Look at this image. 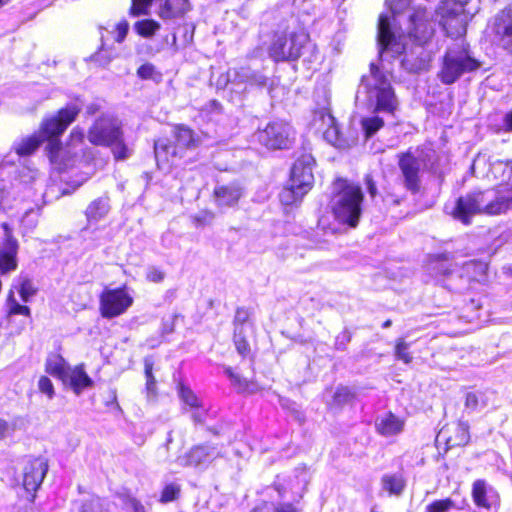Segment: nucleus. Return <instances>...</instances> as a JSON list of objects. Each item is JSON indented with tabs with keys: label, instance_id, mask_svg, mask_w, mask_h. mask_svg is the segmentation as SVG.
<instances>
[{
	"label": "nucleus",
	"instance_id": "nucleus-20",
	"mask_svg": "<svg viewBox=\"0 0 512 512\" xmlns=\"http://www.w3.org/2000/svg\"><path fill=\"white\" fill-rule=\"evenodd\" d=\"M314 122H320L318 129L323 131L324 138L334 146L341 147L342 141L336 120L328 109H321L314 115Z\"/></svg>",
	"mask_w": 512,
	"mask_h": 512
},
{
	"label": "nucleus",
	"instance_id": "nucleus-45",
	"mask_svg": "<svg viewBox=\"0 0 512 512\" xmlns=\"http://www.w3.org/2000/svg\"><path fill=\"white\" fill-rule=\"evenodd\" d=\"M180 493V486L176 483L167 484L162 489V503L175 500Z\"/></svg>",
	"mask_w": 512,
	"mask_h": 512
},
{
	"label": "nucleus",
	"instance_id": "nucleus-62",
	"mask_svg": "<svg viewBox=\"0 0 512 512\" xmlns=\"http://www.w3.org/2000/svg\"><path fill=\"white\" fill-rule=\"evenodd\" d=\"M483 161L484 162V158L480 157V156H477L474 161H473V164L471 166V170L473 173H475V170H476V167L480 164V162Z\"/></svg>",
	"mask_w": 512,
	"mask_h": 512
},
{
	"label": "nucleus",
	"instance_id": "nucleus-4",
	"mask_svg": "<svg viewBox=\"0 0 512 512\" xmlns=\"http://www.w3.org/2000/svg\"><path fill=\"white\" fill-rule=\"evenodd\" d=\"M363 192L360 186L337 179L333 184L330 207L335 219L342 224L356 227L362 213Z\"/></svg>",
	"mask_w": 512,
	"mask_h": 512
},
{
	"label": "nucleus",
	"instance_id": "nucleus-31",
	"mask_svg": "<svg viewBox=\"0 0 512 512\" xmlns=\"http://www.w3.org/2000/svg\"><path fill=\"white\" fill-rule=\"evenodd\" d=\"M109 210V199L107 197H99L88 205L85 213L89 222H98L108 214Z\"/></svg>",
	"mask_w": 512,
	"mask_h": 512
},
{
	"label": "nucleus",
	"instance_id": "nucleus-50",
	"mask_svg": "<svg viewBox=\"0 0 512 512\" xmlns=\"http://www.w3.org/2000/svg\"><path fill=\"white\" fill-rule=\"evenodd\" d=\"M385 202L393 205H400L406 200V193H397L395 191H387L384 197Z\"/></svg>",
	"mask_w": 512,
	"mask_h": 512
},
{
	"label": "nucleus",
	"instance_id": "nucleus-7",
	"mask_svg": "<svg viewBox=\"0 0 512 512\" xmlns=\"http://www.w3.org/2000/svg\"><path fill=\"white\" fill-rule=\"evenodd\" d=\"M479 67L480 62L471 56L468 45L462 40L447 48L438 77L443 84L451 85L463 74L473 72Z\"/></svg>",
	"mask_w": 512,
	"mask_h": 512
},
{
	"label": "nucleus",
	"instance_id": "nucleus-59",
	"mask_svg": "<svg viewBox=\"0 0 512 512\" xmlns=\"http://www.w3.org/2000/svg\"><path fill=\"white\" fill-rule=\"evenodd\" d=\"M276 512H298L292 505H283L276 509Z\"/></svg>",
	"mask_w": 512,
	"mask_h": 512
},
{
	"label": "nucleus",
	"instance_id": "nucleus-34",
	"mask_svg": "<svg viewBox=\"0 0 512 512\" xmlns=\"http://www.w3.org/2000/svg\"><path fill=\"white\" fill-rule=\"evenodd\" d=\"M462 269L469 279L480 282L487 272L488 265L483 261L470 260L464 263Z\"/></svg>",
	"mask_w": 512,
	"mask_h": 512
},
{
	"label": "nucleus",
	"instance_id": "nucleus-63",
	"mask_svg": "<svg viewBox=\"0 0 512 512\" xmlns=\"http://www.w3.org/2000/svg\"><path fill=\"white\" fill-rule=\"evenodd\" d=\"M318 224L319 226L322 228V229H326L327 228V221H326V218L324 216L320 217L319 218V221H318Z\"/></svg>",
	"mask_w": 512,
	"mask_h": 512
},
{
	"label": "nucleus",
	"instance_id": "nucleus-8",
	"mask_svg": "<svg viewBox=\"0 0 512 512\" xmlns=\"http://www.w3.org/2000/svg\"><path fill=\"white\" fill-rule=\"evenodd\" d=\"M310 46L309 35L304 31L275 34L268 54L275 62L295 61L303 56Z\"/></svg>",
	"mask_w": 512,
	"mask_h": 512
},
{
	"label": "nucleus",
	"instance_id": "nucleus-24",
	"mask_svg": "<svg viewBox=\"0 0 512 512\" xmlns=\"http://www.w3.org/2000/svg\"><path fill=\"white\" fill-rule=\"evenodd\" d=\"M242 195L243 187L237 182L218 185L214 189L216 202L218 206L221 207H231L236 205Z\"/></svg>",
	"mask_w": 512,
	"mask_h": 512
},
{
	"label": "nucleus",
	"instance_id": "nucleus-55",
	"mask_svg": "<svg viewBox=\"0 0 512 512\" xmlns=\"http://www.w3.org/2000/svg\"><path fill=\"white\" fill-rule=\"evenodd\" d=\"M365 183H366L367 191H368L369 195L372 198H374L377 195V187L370 175H366Z\"/></svg>",
	"mask_w": 512,
	"mask_h": 512
},
{
	"label": "nucleus",
	"instance_id": "nucleus-29",
	"mask_svg": "<svg viewBox=\"0 0 512 512\" xmlns=\"http://www.w3.org/2000/svg\"><path fill=\"white\" fill-rule=\"evenodd\" d=\"M381 486L389 495L398 496L403 492L406 482L403 475L399 472L387 473L381 478Z\"/></svg>",
	"mask_w": 512,
	"mask_h": 512
},
{
	"label": "nucleus",
	"instance_id": "nucleus-17",
	"mask_svg": "<svg viewBox=\"0 0 512 512\" xmlns=\"http://www.w3.org/2000/svg\"><path fill=\"white\" fill-rule=\"evenodd\" d=\"M178 395L183 402L185 409L189 408L193 421L195 423H205L209 412L197 395L184 384H179Z\"/></svg>",
	"mask_w": 512,
	"mask_h": 512
},
{
	"label": "nucleus",
	"instance_id": "nucleus-6",
	"mask_svg": "<svg viewBox=\"0 0 512 512\" xmlns=\"http://www.w3.org/2000/svg\"><path fill=\"white\" fill-rule=\"evenodd\" d=\"M315 160L310 153L301 154L294 162L290 178L279 194L283 205H293L302 201L314 184L313 166Z\"/></svg>",
	"mask_w": 512,
	"mask_h": 512
},
{
	"label": "nucleus",
	"instance_id": "nucleus-9",
	"mask_svg": "<svg viewBox=\"0 0 512 512\" xmlns=\"http://www.w3.org/2000/svg\"><path fill=\"white\" fill-rule=\"evenodd\" d=\"M400 170L399 183L403 188L415 195L421 190V175L426 167V160L422 153L412 149L397 155Z\"/></svg>",
	"mask_w": 512,
	"mask_h": 512
},
{
	"label": "nucleus",
	"instance_id": "nucleus-33",
	"mask_svg": "<svg viewBox=\"0 0 512 512\" xmlns=\"http://www.w3.org/2000/svg\"><path fill=\"white\" fill-rule=\"evenodd\" d=\"M70 368L65 359L58 354L50 356L46 361V371L61 381L67 376Z\"/></svg>",
	"mask_w": 512,
	"mask_h": 512
},
{
	"label": "nucleus",
	"instance_id": "nucleus-30",
	"mask_svg": "<svg viewBox=\"0 0 512 512\" xmlns=\"http://www.w3.org/2000/svg\"><path fill=\"white\" fill-rule=\"evenodd\" d=\"M224 373L231 381L232 386L240 393H255L258 390L257 384L235 373L231 367L225 366Z\"/></svg>",
	"mask_w": 512,
	"mask_h": 512
},
{
	"label": "nucleus",
	"instance_id": "nucleus-19",
	"mask_svg": "<svg viewBox=\"0 0 512 512\" xmlns=\"http://www.w3.org/2000/svg\"><path fill=\"white\" fill-rule=\"evenodd\" d=\"M492 29L503 48L512 53V9L499 13Z\"/></svg>",
	"mask_w": 512,
	"mask_h": 512
},
{
	"label": "nucleus",
	"instance_id": "nucleus-38",
	"mask_svg": "<svg viewBox=\"0 0 512 512\" xmlns=\"http://www.w3.org/2000/svg\"><path fill=\"white\" fill-rule=\"evenodd\" d=\"M252 331L234 330L233 341L237 352L245 357L250 353V345L247 341V334Z\"/></svg>",
	"mask_w": 512,
	"mask_h": 512
},
{
	"label": "nucleus",
	"instance_id": "nucleus-28",
	"mask_svg": "<svg viewBox=\"0 0 512 512\" xmlns=\"http://www.w3.org/2000/svg\"><path fill=\"white\" fill-rule=\"evenodd\" d=\"M440 439L445 440V444L447 449L456 447V446H464L469 442V426L465 422H459L455 427V435L445 437V432L441 430L437 435L436 441H440Z\"/></svg>",
	"mask_w": 512,
	"mask_h": 512
},
{
	"label": "nucleus",
	"instance_id": "nucleus-26",
	"mask_svg": "<svg viewBox=\"0 0 512 512\" xmlns=\"http://www.w3.org/2000/svg\"><path fill=\"white\" fill-rule=\"evenodd\" d=\"M154 366V360L152 357H145L144 359V372H145V388L144 395L147 404L155 406L158 403V390H157V381L152 373Z\"/></svg>",
	"mask_w": 512,
	"mask_h": 512
},
{
	"label": "nucleus",
	"instance_id": "nucleus-54",
	"mask_svg": "<svg viewBox=\"0 0 512 512\" xmlns=\"http://www.w3.org/2000/svg\"><path fill=\"white\" fill-rule=\"evenodd\" d=\"M146 278L151 282L160 281V271L156 267H149L147 269Z\"/></svg>",
	"mask_w": 512,
	"mask_h": 512
},
{
	"label": "nucleus",
	"instance_id": "nucleus-44",
	"mask_svg": "<svg viewBox=\"0 0 512 512\" xmlns=\"http://www.w3.org/2000/svg\"><path fill=\"white\" fill-rule=\"evenodd\" d=\"M483 393L481 392H468L465 398V407L471 411H475L480 402H482V406H485L486 403L482 400Z\"/></svg>",
	"mask_w": 512,
	"mask_h": 512
},
{
	"label": "nucleus",
	"instance_id": "nucleus-22",
	"mask_svg": "<svg viewBox=\"0 0 512 512\" xmlns=\"http://www.w3.org/2000/svg\"><path fill=\"white\" fill-rule=\"evenodd\" d=\"M222 455L221 450L209 444L193 447L187 454V464L194 467H204Z\"/></svg>",
	"mask_w": 512,
	"mask_h": 512
},
{
	"label": "nucleus",
	"instance_id": "nucleus-23",
	"mask_svg": "<svg viewBox=\"0 0 512 512\" xmlns=\"http://www.w3.org/2000/svg\"><path fill=\"white\" fill-rule=\"evenodd\" d=\"M62 382L68 385L77 396L85 389L94 386V381L85 372L83 364H79L73 368L71 367Z\"/></svg>",
	"mask_w": 512,
	"mask_h": 512
},
{
	"label": "nucleus",
	"instance_id": "nucleus-10",
	"mask_svg": "<svg viewBox=\"0 0 512 512\" xmlns=\"http://www.w3.org/2000/svg\"><path fill=\"white\" fill-rule=\"evenodd\" d=\"M435 17L448 37L459 38L466 34L467 15L461 5L443 0L435 9Z\"/></svg>",
	"mask_w": 512,
	"mask_h": 512
},
{
	"label": "nucleus",
	"instance_id": "nucleus-35",
	"mask_svg": "<svg viewBox=\"0 0 512 512\" xmlns=\"http://www.w3.org/2000/svg\"><path fill=\"white\" fill-rule=\"evenodd\" d=\"M193 31L194 27L189 24L177 27L171 35V45L186 46L193 39Z\"/></svg>",
	"mask_w": 512,
	"mask_h": 512
},
{
	"label": "nucleus",
	"instance_id": "nucleus-56",
	"mask_svg": "<svg viewBox=\"0 0 512 512\" xmlns=\"http://www.w3.org/2000/svg\"><path fill=\"white\" fill-rule=\"evenodd\" d=\"M80 512H101V511L99 509L98 502L89 501V502H85L82 505Z\"/></svg>",
	"mask_w": 512,
	"mask_h": 512
},
{
	"label": "nucleus",
	"instance_id": "nucleus-18",
	"mask_svg": "<svg viewBox=\"0 0 512 512\" xmlns=\"http://www.w3.org/2000/svg\"><path fill=\"white\" fill-rule=\"evenodd\" d=\"M172 133L176 144L174 146L166 145L162 147V154L164 153L166 157L171 155L172 157L181 158L186 148H190L195 145L196 139L194 137V133L191 129L184 126L173 128Z\"/></svg>",
	"mask_w": 512,
	"mask_h": 512
},
{
	"label": "nucleus",
	"instance_id": "nucleus-1",
	"mask_svg": "<svg viewBox=\"0 0 512 512\" xmlns=\"http://www.w3.org/2000/svg\"><path fill=\"white\" fill-rule=\"evenodd\" d=\"M411 0H386L388 13L379 16L377 42L379 63L371 62L369 73L361 77L358 95L363 94L366 104L373 112L394 114L398 99L391 84L393 67L391 59L400 58V67L408 73H420L429 68L431 51L427 45L403 42L397 36L395 24L403 11L409 8Z\"/></svg>",
	"mask_w": 512,
	"mask_h": 512
},
{
	"label": "nucleus",
	"instance_id": "nucleus-42",
	"mask_svg": "<svg viewBox=\"0 0 512 512\" xmlns=\"http://www.w3.org/2000/svg\"><path fill=\"white\" fill-rule=\"evenodd\" d=\"M158 27V23L150 19L137 21L134 25L135 31L143 37H150L156 32Z\"/></svg>",
	"mask_w": 512,
	"mask_h": 512
},
{
	"label": "nucleus",
	"instance_id": "nucleus-41",
	"mask_svg": "<svg viewBox=\"0 0 512 512\" xmlns=\"http://www.w3.org/2000/svg\"><path fill=\"white\" fill-rule=\"evenodd\" d=\"M153 1L154 0H131L129 15L133 17L149 15Z\"/></svg>",
	"mask_w": 512,
	"mask_h": 512
},
{
	"label": "nucleus",
	"instance_id": "nucleus-61",
	"mask_svg": "<svg viewBox=\"0 0 512 512\" xmlns=\"http://www.w3.org/2000/svg\"><path fill=\"white\" fill-rule=\"evenodd\" d=\"M439 264L442 266V262H447L450 260V254L449 253H443L436 256Z\"/></svg>",
	"mask_w": 512,
	"mask_h": 512
},
{
	"label": "nucleus",
	"instance_id": "nucleus-52",
	"mask_svg": "<svg viewBox=\"0 0 512 512\" xmlns=\"http://www.w3.org/2000/svg\"><path fill=\"white\" fill-rule=\"evenodd\" d=\"M85 137V133H84V130L79 128V127H75L72 129L71 133H70V142H71V145H76L78 143H81L83 141Z\"/></svg>",
	"mask_w": 512,
	"mask_h": 512
},
{
	"label": "nucleus",
	"instance_id": "nucleus-14",
	"mask_svg": "<svg viewBox=\"0 0 512 512\" xmlns=\"http://www.w3.org/2000/svg\"><path fill=\"white\" fill-rule=\"evenodd\" d=\"M4 238L0 244V274H8L17 269L18 241L8 223L1 224Z\"/></svg>",
	"mask_w": 512,
	"mask_h": 512
},
{
	"label": "nucleus",
	"instance_id": "nucleus-11",
	"mask_svg": "<svg viewBox=\"0 0 512 512\" xmlns=\"http://www.w3.org/2000/svg\"><path fill=\"white\" fill-rule=\"evenodd\" d=\"M435 13L431 14L426 8H413L408 18L407 33L411 42L428 45L435 34Z\"/></svg>",
	"mask_w": 512,
	"mask_h": 512
},
{
	"label": "nucleus",
	"instance_id": "nucleus-32",
	"mask_svg": "<svg viewBox=\"0 0 512 512\" xmlns=\"http://www.w3.org/2000/svg\"><path fill=\"white\" fill-rule=\"evenodd\" d=\"M189 8L188 0H162V18L181 17Z\"/></svg>",
	"mask_w": 512,
	"mask_h": 512
},
{
	"label": "nucleus",
	"instance_id": "nucleus-13",
	"mask_svg": "<svg viewBox=\"0 0 512 512\" xmlns=\"http://www.w3.org/2000/svg\"><path fill=\"white\" fill-rule=\"evenodd\" d=\"M133 303L132 296L125 288L108 289L100 296V312L111 319L123 314Z\"/></svg>",
	"mask_w": 512,
	"mask_h": 512
},
{
	"label": "nucleus",
	"instance_id": "nucleus-15",
	"mask_svg": "<svg viewBox=\"0 0 512 512\" xmlns=\"http://www.w3.org/2000/svg\"><path fill=\"white\" fill-rule=\"evenodd\" d=\"M228 81L233 84H245L251 88H268L271 90L273 80L262 72L253 70L250 67L233 68L227 72Z\"/></svg>",
	"mask_w": 512,
	"mask_h": 512
},
{
	"label": "nucleus",
	"instance_id": "nucleus-43",
	"mask_svg": "<svg viewBox=\"0 0 512 512\" xmlns=\"http://www.w3.org/2000/svg\"><path fill=\"white\" fill-rule=\"evenodd\" d=\"M410 344L405 342L403 338L396 340L395 344V357L397 360L403 361L405 364L411 363L413 357L408 352Z\"/></svg>",
	"mask_w": 512,
	"mask_h": 512
},
{
	"label": "nucleus",
	"instance_id": "nucleus-47",
	"mask_svg": "<svg viewBox=\"0 0 512 512\" xmlns=\"http://www.w3.org/2000/svg\"><path fill=\"white\" fill-rule=\"evenodd\" d=\"M156 74L155 66L150 63L141 65L137 70V75L143 80L154 79Z\"/></svg>",
	"mask_w": 512,
	"mask_h": 512
},
{
	"label": "nucleus",
	"instance_id": "nucleus-40",
	"mask_svg": "<svg viewBox=\"0 0 512 512\" xmlns=\"http://www.w3.org/2000/svg\"><path fill=\"white\" fill-rule=\"evenodd\" d=\"M361 124L366 137H371L384 126V120L381 117L374 115L363 118Z\"/></svg>",
	"mask_w": 512,
	"mask_h": 512
},
{
	"label": "nucleus",
	"instance_id": "nucleus-5",
	"mask_svg": "<svg viewBox=\"0 0 512 512\" xmlns=\"http://www.w3.org/2000/svg\"><path fill=\"white\" fill-rule=\"evenodd\" d=\"M87 137L94 145L111 147L116 160H125L131 155L124 142L121 122L111 114L99 116L89 128Z\"/></svg>",
	"mask_w": 512,
	"mask_h": 512
},
{
	"label": "nucleus",
	"instance_id": "nucleus-12",
	"mask_svg": "<svg viewBox=\"0 0 512 512\" xmlns=\"http://www.w3.org/2000/svg\"><path fill=\"white\" fill-rule=\"evenodd\" d=\"M292 128L284 121H272L255 133L257 141L268 149H286L291 142Z\"/></svg>",
	"mask_w": 512,
	"mask_h": 512
},
{
	"label": "nucleus",
	"instance_id": "nucleus-57",
	"mask_svg": "<svg viewBox=\"0 0 512 512\" xmlns=\"http://www.w3.org/2000/svg\"><path fill=\"white\" fill-rule=\"evenodd\" d=\"M503 123L506 130L512 131V110L504 115Z\"/></svg>",
	"mask_w": 512,
	"mask_h": 512
},
{
	"label": "nucleus",
	"instance_id": "nucleus-46",
	"mask_svg": "<svg viewBox=\"0 0 512 512\" xmlns=\"http://www.w3.org/2000/svg\"><path fill=\"white\" fill-rule=\"evenodd\" d=\"M452 506L450 499L436 500L426 507L425 512H447Z\"/></svg>",
	"mask_w": 512,
	"mask_h": 512
},
{
	"label": "nucleus",
	"instance_id": "nucleus-64",
	"mask_svg": "<svg viewBox=\"0 0 512 512\" xmlns=\"http://www.w3.org/2000/svg\"><path fill=\"white\" fill-rule=\"evenodd\" d=\"M392 325V321L390 319L386 320L383 324H382V327L383 328H389L390 326Z\"/></svg>",
	"mask_w": 512,
	"mask_h": 512
},
{
	"label": "nucleus",
	"instance_id": "nucleus-3",
	"mask_svg": "<svg viewBox=\"0 0 512 512\" xmlns=\"http://www.w3.org/2000/svg\"><path fill=\"white\" fill-rule=\"evenodd\" d=\"M80 108L75 104L67 105L59 110L57 115L43 120L39 134L22 139L16 145V152L20 156L32 154L44 141H47L46 150L51 161H54L61 150L60 137L66 128L75 120Z\"/></svg>",
	"mask_w": 512,
	"mask_h": 512
},
{
	"label": "nucleus",
	"instance_id": "nucleus-39",
	"mask_svg": "<svg viewBox=\"0 0 512 512\" xmlns=\"http://www.w3.org/2000/svg\"><path fill=\"white\" fill-rule=\"evenodd\" d=\"M16 287L18 288L20 297L24 302L29 301V299L36 293L32 280L25 276H20L17 279Z\"/></svg>",
	"mask_w": 512,
	"mask_h": 512
},
{
	"label": "nucleus",
	"instance_id": "nucleus-58",
	"mask_svg": "<svg viewBox=\"0 0 512 512\" xmlns=\"http://www.w3.org/2000/svg\"><path fill=\"white\" fill-rule=\"evenodd\" d=\"M9 432V424L0 418V438H4Z\"/></svg>",
	"mask_w": 512,
	"mask_h": 512
},
{
	"label": "nucleus",
	"instance_id": "nucleus-36",
	"mask_svg": "<svg viewBox=\"0 0 512 512\" xmlns=\"http://www.w3.org/2000/svg\"><path fill=\"white\" fill-rule=\"evenodd\" d=\"M251 312L248 308L238 307L233 320L234 330L252 331Z\"/></svg>",
	"mask_w": 512,
	"mask_h": 512
},
{
	"label": "nucleus",
	"instance_id": "nucleus-48",
	"mask_svg": "<svg viewBox=\"0 0 512 512\" xmlns=\"http://www.w3.org/2000/svg\"><path fill=\"white\" fill-rule=\"evenodd\" d=\"M38 387H39V390L42 393L46 394L49 399H52L54 397V394H55L54 387H53L52 381L48 377L42 376L39 379Z\"/></svg>",
	"mask_w": 512,
	"mask_h": 512
},
{
	"label": "nucleus",
	"instance_id": "nucleus-2",
	"mask_svg": "<svg viewBox=\"0 0 512 512\" xmlns=\"http://www.w3.org/2000/svg\"><path fill=\"white\" fill-rule=\"evenodd\" d=\"M512 209V191L475 190L460 196L451 212L454 219L469 225L475 215H500Z\"/></svg>",
	"mask_w": 512,
	"mask_h": 512
},
{
	"label": "nucleus",
	"instance_id": "nucleus-53",
	"mask_svg": "<svg viewBox=\"0 0 512 512\" xmlns=\"http://www.w3.org/2000/svg\"><path fill=\"white\" fill-rule=\"evenodd\" d=\"M128 30H129V24L126 21L120 22L116 27L117 36H116L115 40L118 43H121L125 39V37L128 33Z\"/></svg>",
	"mask_w": 512,
	"mask_h": 512
},
{
	"label": "nucleus",
	"instance_id": "nucleus-16",
	"mask_svg": "<svg viewBox=\"0 0 512 512\" xmlns=\"http://www.w3.org/2000/svg\"><path fill=\"white\" fill-rule=\"evenodd\" d=\"M48 471L45 459L35 458L28 461L23 469V486L27 492H36Z\"/></svg>",
	"mask_w": 512,
	"mask_h": 512
},
{
	"label": "nucleus",
	"instance_id": "nucleus-49",
	"mask_svg": "<svg viewBox=\"0 0 512 512\" xmlns=\"http://www.w3.org/2000/svg\"><path fill=\"white\" fill-rule=\"evenodd\" d=\"M351 341V334L348 330L342 331L335 338V349L339 351H344L346 349L347 344Z\"/></svg>",
	"mask_w": 512,
	"mask_h": 512
},
{
	"label": "nucleus",
	"instance_id": "nucleus-21",
	"mask_svg": "<svg viewBox=\"0 0 512 512\" xmlns=\"http://www.w3.org/2000/svg\"><path fill=\"white\" fill-rule=\"evenodd\" d=\"M472 496L475 504L487 511H496L498 506V495L488 487L484 480H476L473 483Z\"/></svg>",
	"mask_w": 512,
	"mask_h": 512
},
{
	"label": "nucleus",
	"instance_id": "nucleus-60",
	"mask_svg": "<svg viewBox=\"0 0 512 512\" xmlns=\"http://www.w3.org/2000/svg\"><path fill=\"white\" fill-rule=\"evenodd\" d=\"M479 307L480 305L475 300H471L468 304H466V309L474 313H476Z\"/></svg>",
	"mask_w": 512,
	"mask_h": 512
},
{
	"label": "nucleus",
	"instance_id": "nucleus-51",
	"mask_svg": "<svg viewBox=\"0 0 512 512\" xmlns=\"http://www.w3.org/2000/svg\"><path fill=\"white\" fill-rule=\"evenodd\" d=\"M9 313L10 314H21L25 316L30 315V309L28 306L19 304L16 300H12L9 304Z\"/></svg>",
	"mask_w": 512,
	"mask_h": 512
},
{
	"label": "nucleus",
	"instance_id": "nucleus-37",
	"mask_svg": "<svg viewBox=\"0 0 512 512\" xmlns=\"http://www.w3.org/2000/svg\"><path fill=\"white\" fill-rule=\"evenodd\" d=\"M355 397V392L351 388L346 386H339L334 392L333 404L339 407L351 404Z\"/></svg>",
	"mask_w": 512,
	"mask_h": 512
},
{
	"label": "nucleus",
	"instance_id": "nucleus-25",
	"mask_svg": "<svg viewBox=\"0 0 512 512\" xmlns=\"http://www.w3.org/2000/svg\"><path fill=\"white\" fill-rule=\"evenodd\" d=\"M490 172L494 179H499L501 183L494 189H504L512 191V161L504 162L497 160L490 165Z\"/></svg>",
	"mask_w": 512,
	"mask_h": 512
},
{
	"label": "nucleus",
	"instance_id": "nucleus-27",
	"mask_svg": "<svg viewBox=\"0 0 512 512\" xmlns=\"http://www.w3.org/2000/svg\"><path fill=\"white\" fill-rule=\"evenodd\" d=\"M375 427L379 434L383 436H392L402 431L403 421L389 412L377 417Z\"/></svg>",
	"mask_w": 512,
	"mask_h": 512
}]
</instances>
